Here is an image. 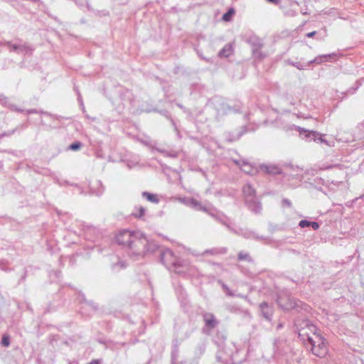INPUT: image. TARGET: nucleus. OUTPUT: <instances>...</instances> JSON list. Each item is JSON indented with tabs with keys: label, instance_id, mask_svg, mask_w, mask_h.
I'll use <instances>...</instances> for the list:
<instances>
[{
	"label": "nucleus",
	"instance_id": "11",
	"mask_svg": "<svg viewBox=\"0 0 364 364\" xmlns=\"http://www.w3.org/2000/svg\"><path fill=\"white\" fill-rule=\"evenodd\" d=\"M203 319L205 325L210 328H214L218 325V321L213 314L205 313L203 314Z\"/></svg>",
	"mask_w": 364,
	"mask_h": 364
},
{
	"label": "nucleus",
	"instance_id": "12",
	"mask_svg": "<svg viewBox=\"0 0 364 364\" xmlns=\"http://www.w3.org/2000/svg\"><path fill=\"white\" fill-rule=\"evenodd\" d=\"M242 191L245 196V200H246V199L256 198V191L250 184H245L243 186Z\"/></svg>",
	"mask_w": 364,
	"mask_h": 364
},
{
	"label": "nucleus",
	"instance_id": "4",
	"mask_svg": "<svg viewBox=\"0 0 364 364\" xmlns=\"http://www.w3.org/2000/svg\"><path fill=\"white\" fill-rule=\"evenodd\" d=\"M161 262L166 267H173L175 269L181 267V262L174 256L173 252L169 250L166 249L161 251L160 255Z\"/></svg>",
	"mask_w": 364,
	"mask_h": 364
},
{
	"label": "nucleus",
	"instance_id": "1",
	"mask_svg": "<svg viewBox=\"0 0 364 364\" xmlns=\"http://www.w3.org/2000/svg\"><path fill=\"white\" fill-rule=\"evenodd\" d=\"M116 242L124 248H127L128 255L134 259L136 254H141L146 244L145 235L139 231L124 230L116 235Z\"/></svg>",
	"mask_w": 364,
	"mask_h": 364
},
{
	"label": "nucleus",
	"instance_id": "22",
	"mask_svg": "<svg viewBox=\"0 0 364 364\" xmlns=\"http://www.w3.org/2000/svg\"><path fill=\"white\" fill-rule=\"evenodd\" d=\"M225 252H226L225 248H220V249L214 248V249L205 250V253L210 254V255H220V254H223Z\"/></svg>",
	"mask_w": 364,
	"mask_h": 364
},
{
	"label": "nucleus",
	"instance_id": "8",
	"mask_svg": "<svg viewBox=\"0 0 364 364\" xmlns=\"http://www.w3.org/2000/svg\"><path fill=\"white\" fill-rule=\"evenodd\" d=\"M314 141L319 144L321 148L328 151V149L335 146V138H312Z\"/></svg>",
	"mask_w": 364,
	"mask_h": 364
},
{
	"label": "nucleus",
	"instance_id": "21",
	"mask_svg": "<svg viewBox=\"0 0 364 364\" xmlns=\"http://www.w3.org/2000/svg\"><path fill=\"white\" fill-rule=\"evenodd\" d=\"M237 235H242L245 238H247V239H250V238H255V239H257V240H262L263 237H257L256 236V235L253 232H251V231H245L244 232H238L237 233Z\"/></svg>",
	"mask_w": 364,
	"mask_h": 364
},
{
	"label": "nucleus",
	"instance_id": "18",
	"mask_svg": "<svg viewBox=\"0 0 364 364\" xmlns=\"http://www.w3.org/2000/svg\"><path fill=\"white\" fill-rule=\"evenodd\" d=\"M142 196L151 203H158L159 202V199L155 194L144 191L142 193Z\"/></svg>",
	"mask_w": 364,
	"mask_h": 364
},
{
	"label": "nucleus",
	"instance_id": "33",
	"mask_svg": "<svg viewBox=\"0 0 364 364\" xmlns=\"http://www.w3.org/2000/svg\"><path fill=\"white\" fill-rule=\"evenodd\" d=\"M87 364H101V363L100 360H93Z\"/></svg>",
	"mask_w": 364,
	"mask_h": 364
},
{
	"label": "nucleus",
	"instance_id": "19",
	"mask_svg": "<svg viewBox=\"0 0 364 364\" xmlns=\"http://www.w3.org/2000/svg\"><path fill=\"white\" fill-rule=\"evenodd\" d=\"M237 259L239 261H247L248 262H253L252 258L250 257V254L243 251H241L237 255Z\"/></svg>",
	"mask_w": 364,
	"mask_h": 364
},
{
	"label": "nucleus",
	"instance_id": "38",
	"mask_svg": "<svg viewBox=\"0 0 364 364\" xmlns=\"http://www.w3.org/2000/svg\"><path fill=\"white\" fill-rule=\"evenodd\" d=\"M282 327H283V324L282 323H279V324H278L277 328L279 329V328H282Z\"/></svg>",
	"mask_w": 364,
	"mask_h": 364
},
{
	"label": "nucleus",
	"instance_id": "13",
	"mask_svg": "<svg viewBox=\"0 0 364 364\" xmlns=\"http://www.w3.org/2000/svg\"><path fill=\"white\" fill-rule=\"evenodd\" d=\"M210 215L215 218L218 222H220L221 224L224 225L225 226H226L231 232H234V233H237V231L235 230V229L232 228L228 223V218L223 215H221V214H217V215H214L213 213H210Z\"/></svg>",
	"mask_w": 364,
	"mask_h": 364
},
{
	"label": "nucleus",
	"instance_id": "36",
	"mask_svg": "<svg viewBox=\"0 0 364 364\" xmlns=\"http://www.w3.org/2000/svg\"><path fill=\"white\" fill-rule=\"evenodd\" d=\"M193 332V329H191L188 333H186V336H185V338H189L191 333Z\"/></svg>",
	"mask_w": 364,
	"mask_h": 364
},
{
	"label": "nucleus",
	"instance_id": "2",
	"mask_svg": "<svg viewBox=\"0 0 364 364\" xmlns=\"http://www.w3.org/2000/svg\"><path fill=\"white\" fill-rule=\"evenodd\" d=\"M307 341L311 346V350L314 355L319 358H323L327 354V341L320 333L315 332L313 336H308Z\"/></svg>",
	"mask_w": 364,
	"mask_h": 364
},
{
	"label": "nucleus",
	"instance_id": "10",
	"mask_svg": "<svg viewBox=\"0 0 364 364\" xmlns=\"http://www.w3.org/2000/svg\"><path fill=\"white\" fill-rule=\"evenodd\" d=\"M260 311L262 316L267 321H270L273 314V308L267 302H262L259 304Z\"/></svg>",
	"mask_w": 364,
	"mask_h": 364
},
{
	"label": "nucleus",
	"instance_id": "34",
	"mask_svg": "<svg viewBox=\"0 0 364 364\" xmlns=\"http://www.w3.org/2000/svg\"><path fill=\"white\" fill-rule=\"evenodd\" d=\"M269 3L278 4L279 3V0H267Z\"/></svg>",
	"mask_w": 364,
	"mask_h": 364
},
{
	"label": "nucleus",
	"instance_id": "23",
	"mask_svg": "<svg viewBox=\"0 0 364 364\" xmlns=\"http://www.w3.org/2000/svg\"><path fill=\"white\" fill-rule=\"evenodd\" d=\"M235 11L233 9H230L223 16V20L225 21H230L232 16L235 14Z\"/></svg>",
	"mask_w": 364,
	"mask_h": 364
},
{
	"label": "nucleus",
	"instance_id": "30",
	"mask_svg": "<svg viewBox=\"0 0 364 364\" xmlns=\"http://www.w3.org/2000/svg\"><path fill=\"white\" fill-rule=\"evenodd\" d=\"M86 228V235H88L89 233H91V232H95V228H93L92 226H90V225H87L85 227ZM87 237H88V235H87Z\"/></svg>",
	"mask_w": 364,
	"mask_h": 364
},
{
	"label": "nucleus",
	"instance_id": "15",
	"mask_svg": "<svg viewBox=\"0 0 364 364\" xmlns=\"http://www.w3.org/2000/svg\"><path fill=\"white\" fill-rule=\"evenodd\" d=\"M83 306L81 307V312L82 314H86L85 311L87 309L90 310V312H95L97 309V306L95 304L94 302L91 301H86L85 299H83Z\"/></svg>",
	"mask_w": 364,
	"mask_h": 364
},
{
	"label": "nucleus",
	"instance_id": "3",
	"mask_svg": "<svg viewBox=\"0 0 364 364\" xmlns=\"http://www.w3.org/2000/svg\"><path fill=\"white\" fill-rule=\"evenodd\" d=\"M141 143L148 146L149 149L152 150H156L160 153H162L165 156L176 158L179 156V154L182 152L181 149L174 150V149H167L164 148L161 144H157L156 141H153L150 140L149 138H142L140 140Z\"/></svg>",
	"mask_w": 364,
	"mask_h": 364
},
{
	"label": "nucleus",
	"instance_id": "17",
	"mask_svg": "<svg viewBox=\"0 0 364 364\" xmlns=\"http://www.w3.org/2000/svg\"><path fill=\"white\" fill-rule=\"evenodd\" d=\"M225 308L230 313H233V314H240V313L248 314L247 311H243L239 306H236L235 304H226L225 305Z\"/></svg>",
	"mask_w": 364,
	"mask_h": 364
},
{
	"label": "nucleus",
	"instance_id": "9",
	"mask_svg": "<svg viewBox=\"0 0 364 364\" xmlns=\"http://www.w3.org/2000/svg\"><path fill=\"white\" fill-rule=\"evenodd\" d=\"M233 162L239 166L243 172L247 174L253 175L257 171V168L250 164L247 161L234 159Z\"/></svg>",
	"mask_w": 364,
	"mask_h": 364
},
{
	"label": "nucleus",
	"instance_id": "37",
	"mask_svg": "<svg viewBox=\"0 0 364 364\" xmlns=\"http://www.w3.org/2000/svg\"><path fill=\"white\" fill-rule=\"evenodd\" d=\"M331 168V166H326V167H320L319 168L321 170H324V169H327V168Z\"/></svg>",
	"mask_w": 364,
	"mask_h": 364
},
{
	"label": "nucleus",
	"instance_id": "28",
	"mask_svg": "<svg viewBox=\"0 0 364 364\" xmlns=\"http://www.w3.org/2000/svg\"><path fill=\"white\" fill-rule=\"evenodd\" d=\"M282 206H287L288 208H291V201L287 199V198H284L282 200Z\"/></svg>",
	"mask_w": 364,
	"mask_h": 364
},
{
	"label": "nucleus",
	"instance_id": "26",
	"mask_svg": "<svg viewBox=\"0 0 364 364\" xmlns=\"http://www.w3.org/2000/svg\"><path fill=\"white\" fill-rule=\"evenodd\" d=\"M1 344L2 346H9L10 345V338L9 336H3L2 337V339H1Z\"/></svg>",
	"mask_w": 364,
	"mask_h": 364
},
{
	"label": "nucleus",
	"instance_id": "7",
	"mask_svg": "<svg viewBox=\"0 0 364 364\" xmlns=\"http://www.w3.org/2000/svg\"><path fill=\"white\" fill-rule=\"evenodd\" d=\"M245 204L248 209L255 214H259L262 211V203L257 198L246 199Z\"/></svg>",
	"mask_w": 364,
	"mask_h": 364
},
{
	"label": "nucleus",
	"instance_id": "5",
	"mask_svg": "<svg viewBox=\"0 0 364 364\" xmlns=\"http://www.w3.org/2000/svg\"><path fill=\"white\" fill-rule=\"evenodd\" d=\"M277 301L278 305L285 311H290L299 306V301L289 295H279Z\"/></svg>",
	"mask_w": 364,
	"mask_h": 364
},
{
	"label": "nucleus",
	"instance_id": "35",
	"mask_svg": "<svg viewBox=\"0 0 364 364\" xmlns=\"http://www.w3.org/2000/svg\"><path fill=\"white\" fill-rule=\"evenodd\" d=\"M198 350H200V353H203L205 350V347L203 346H200L198 347Z\"/></svg>",
	"mask_w": 364,
	"mask_h": 364
},
{
	"label": "nucleus",
	"instance_id": "20",
	"mask_svg": "<svg viewBox=\"0 0 364 364\" xmlns=\"http://www.w3.org/2000/svg\"><path fill=\"white\" fill-rule=\"evenodd\" d=\"M127 264L124 261L119 260L116 263L112 264V269L113 271H119L120 269L126 268Z\"/></svg>",
	"mask_w": 364,
	"mask_h": 364
},
{
	"label": "nucleus",
	"instance_id": "14",
	"mask_svg": "<svg viewBox=\"0 0 364 364\" xmlns=\"http://www.w3.org/2000/svg\"><path fill=\"white\" fill-rule=\"evenodd\" d=\"M260 168L262 171H265L268 174L276 175V174L282 173L280 168L279 167H277L276 166H273V165L267 166V165L262 164L260 166Z\"/></svg>",
	"mask_w": 364,
	"mask_h": 364
},
{
	"label": "nucleus",
	"instance_id": "24",
	"mask_svg": "<svg viewBox=\"0 0 364 364\" xmlns=\"http://www.w3.org/2000/svg\"><path fill=\"white\" fill-rule=\"evenodd\" d=\"M82 146V144L80 141H75L71 144L68 148V150L77 151L79 150Z\"/></svg>",
	"mask_w": 364,
	"mask_h": 364
},
{
	"label": "nucleus",
	"instance_id": "27",
	"mask_svg": "<svg viewBox=\"0 0 364 364\" xmlns=\"http://www.w3.org/2000/svg\"><path fill=\"white\" fill-rule=\"evenodd\" d=\"M299 225L302 228L310 227V221L306 220H301L299 222Z\"/></svg>",
	"mask_w": 364,
	"mask_h": 364
},
{
	"label": "nucleus",
	"instance_id": "31",
	"mask_svg": "<svg viewBox=\"0 0 364 364\" xmlns=\"http://www.w3.org/2000/svg\"><path fill=\"white\" fill-rule=\"evenodd\" d=\"M310 227H311L314 230H316L319 228V224L317 222L310 221Z\"/></svg>",
	"mask_w": 364,
	"mask_h": 364
},
{
	"label": "nucleus",
	"instance_id": "6",
	"mask_svg": "<svg viewBox=\"0 0 364 364\" xmlns=\"http://www.w3.org/2000/svg\"><path fill=\"white\" fill-rule=\"evenodd\" d=\"M146 244L144 245L143 252L141 254H136L134 260H138L145 256L146 253H152L156 251L159 248V245L154 241H149L146 237Z\"/></svg>",
	"mask_w": 364,
	"mask_h": 364
},
{
	"label": "nucleus",
	"instance_id": "16",
	"mask_svg": "<svg viewBox=\"0 0 364 364\" xmlns=\"http://www.w3.org/2000/svg\"><path fill=\"white\" fill-rule=\"evenodd\" d=\"M187 204L196 210H203L205 212L207 211L206 208L202 205L200 202L194 198L188 199Z\"/></svg>",
	"mask_w": 364,
	"mask_h": 364
},
{
	"label": "nucleus",
	"instance_id": "25",
	"mask_svg": "<svg viewBox=\"0 0 364 364\" xmlns=\"http://www.w3.org/2000/svg\"><path fill=\"white\" fill-rule=\"evenodd\" d=\"M137 212L134 213L133 215L135 218H140L142 216H144L145 213V208L142 206H140L139 208H136Z\"/></svg>",
	"mask_w": 364,
	"mask_h": 364
},
{
	"label": "nucleus",
	"instance_id": "29",
	"mask_svg": "<svg viewBox=\"0 0 364 364\" xmlns=\"http://www.w3.org/2000/svg\"><path fill=\"white\" fill-rule=\"evenodd\" d=\"M223 289L226 291V294L230 296H234L233 293L230 290V289L228 288V287L226 285V284H223Z\"/></svg>",
	"mask_w": 364,
	"mask_h": 364
},
{
	"label": "nucleus",
	"instance_id": "32",
	"mask_svg": "<svg viewBox=\"0 0 364 364\" xmlns=\"http://www.w3.org/2000/svg\"><path fill=\"white\" fill-rule=\"evenodd\" d=\"M316 33V31H312V32L308 33L306 34V36L308 38H312V37H314L315 36Z\"/></svg>",
	"mask_w": 364,
	"mask_h": 364
}]
</instances>
